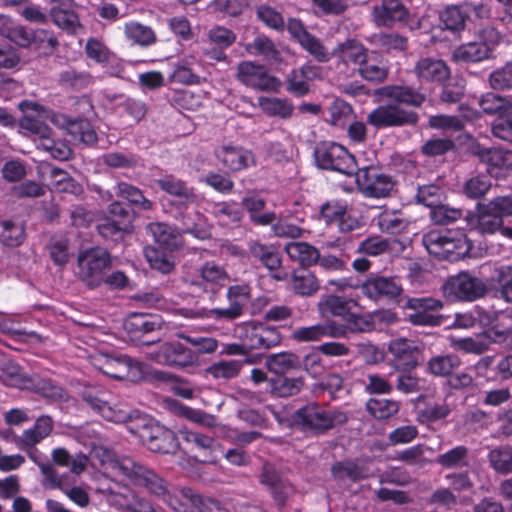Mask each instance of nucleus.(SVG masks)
<instances>
[{
    "mask_svg": "<svg viewBox=\"0 0 512 512\" xmlns=\"http://www.w3.org/2000/svg\"><path fill=\"white\" fill-rule=\"evenodd\" d=\"M101 462L107 469L124 477L131 484L144 487L151 494L161 498L176 512H213L212 508H201L200 497L193 493L190 488L169 489L166 482L153 470L137 462L131 457H118L109 449H101ZM216 512H227L221 510L215 503L211 502Z\"/></svg>",
    "mask_w": 512,
    "mask_h": 512,
    "instance_id": "obj_1",
    "label": "nucleus"
},
{
    "mask_svg": "<svg viewBox=\"0 0 512 512\" xmlns=\"http://www.w3.org/2000/svg\"><path fill=\"white\" fill-rule=\"evenodd\" d=\"M422 242L428 253L440 260L456 261L470 249L462 230H432L424 234Z\"/></svg>",
    "mask_w": 512,
    "mask_h": 512,
    "instance_id": "obj_2",
    "label": "nucleus"
},
{
    "mask_svg": "<svg viewBox=\"0 0 512 512\" xmlns=\"http://www.w3.org/2000/svg\"><path fill=\"white\" fill-rule=\"evenodd\" d=\"M112 266L110 253L102 247L81 251L77 257V278L89 289L103 284L105 273Z\"/></svg>",
    "mask_w": 512,
    "mask_h": 512,
    "instance_id": "obj_3",
    "label": "nucleus"
},
{
    "mask_svg": "<svg viewBox=\"0 0 512 512\" xmlns=\"http://www.w3.org/2000/svg\"><path fill=\"white\" fill-rule=\"evenodd\" d=\"M229 280L224 266L215 261L204 262L194 273H188L184 282L190 291L197 295H207L214 299Z\"/></svg>",
    "mask_w": 512,
    "mask_h": 512,
    "instance_id": "obj_4",
    "label": "nucleus"
},
{
    "mask_svg": "<svg viewBox=\"0 0 512 512\" xmlns=\"http://www.w3.org/2000/svg\"><path fill=\"white\" fill-rule=\"evenodd\" d=\"M347 415L338 409H328L317 403H309L293 414V422L303 429L321 434L342 425L347 421Z\"/></svg>",
    "mask_w": 512,
    "mask_h": 512,
    "instance_id": "obj_5",
    "label": "nucleus"
},
{
    "mask_svg": "<svg viewBox=\"0 0 512 512\" xmlns=\"http://www.w3.org/2000/svg\"><path fill=\"white\" fill-rule=\"evenodd\" d=\"M314 158L319 168L351 175L355 170V159L348 150L335 142H321L314 149Z\"/></svg>",
    "mask_w": 512,
    "mask_h": 512,
    "instance_id": "obj_6",
    "label": "nucleus"
},
{
    "mask_svg": "<svg viewBox=\"0 0 512 512\" xmlns=\"http://www.w3.org/2000/svg\"><path fill=\"white\" fill-rule=\"evenodd\" d=\"M141 425L130 428L135 432L144 445L152 452L172 453L176 451L178 442L174 432L158 423L147 422L145 419H139Z\"/></svg>",
    "mask_w": 512,
    "mask_h": 512,
    "instance_id": "obj_7",
    "label": "nucleus"
},
{
    "mask_svg": "<svg viewBox=\"0 0 512 512\" xmlns=\"http://www.w3.org/2000/svg\"><path fill=\"white\" fill-rule=\"evenodd\" d=\"M444 296L451 301H474L486 293L485 283L467 272L448 278L442 287Z\"/></svg>",
    "mask_w": 512,
    "mask_h": 512,
    "instance_id": "obj_8",
    "label": "nucleus"
},
{
    "mask_svg": "<svg viewBox=\"0 0 512 512\" xmlns=\"http://www.w3.org/2000/svg\"><path fill=\"white\" fill-rule=\"evenodd\" d=\"M108 215L97 225L99 234L106 239L117 240L133 228V214L124 203L113 201L108 206Z\"/></svg>",
    "mask_w": 512,
    "mask_h": 512,
    "instance_id": "obj_9",
    "label": "nucleus"
},
{
    "mask_svg": "<svg viewBox=\"0 0 512 512\" xmlns=\"http://www.w3.org/2000/svg\"><path fill=\"white\" fill-rule=\"evenodd\" d=\"M147 357L161 365L186 368L198 365V353L180 342L161 344L157 349L146 352Z\"/></svg>",
    "mask_w": 512,
    "mask_h": 512,
    "instance_id": "obj_10",
    "label": "nucleus"
},
{
    "mask_svg": "<svg viewBox=\"0 0 512 512\" xmlns=\"http://www.w3.org/2000/svg\"><path fill=\"white\" fill-rule=\"evenodd\" d=\"M237 337L249 350L270 349L281 342L279 331L263 323L246 322L236 329Z\"/></svg>",
    "mask_w": 512,
    "mask_h": 512,
    "instance_id": "obj_11",
    "label": "nucleus"
},
{
    "mask_svg": "<svg viewBox=\"0 0 512 512\" xmlns=\"http://www.w3.org/2000/svg\"><path fill=\"white\" fill-rule=\"evenodd\" d=\"M418 114L396 104L380 105L367 115V122L377 129L414 126Z\"/></svg>",
    "mask_w": 512,
    "mask_h": 512,
    "instance_id": "obj_12",
    "label": "nucleus"
},
{
    "mask_svg": "<svg viewBox=\"0 0 512 512\" xmlns=\"http://www.w3.org/2000/svg\"><path fill=\"white\" fill-rule=\"evenodd\" d=\"M95 366L105 375L131 382L143 378V370L140 362L127 356L110 357L102 355L95 359Z\"/></svg>",
    "mask_w": 512,
    "mask_h": 512,
    "instance_id": "obj_13",
    "label": "nucleus"
},
{
    "mask_svg": "<svg viewBox=\"0 0 512 512\" xmlns=\"http://www.w3.org/2000/svg\"><path fill=\"white\" fill-rule=\"evenodd\" d=\"M405 307L412 311L408 320L413 325L439 326L444 316L437 314L443 308V302L432 297H412L406 301Z\"/></svg>",
    "mask_w": 512,
    "mask_h": 512,
    "instance_id": "obj_14",
    "label": "nucleus"
},
{
    "mask_svg": "<svg viewBox=\"0 0 512 512\" xmlns=\"http://www.w3.org/2000/svg\"><path fill=\"white\" fill-rule=\"evenodd\" d=\"M236 79L246 87L258 91L276 92L281 87L278 78L270 75L264 66L252 61H242L237 65Z\"/></svg>",
    "mask_w": 512,
    "mask_h": 512,
    "instance_id": "obj_15",
    "label": "nucleus"
},
{
    "mask_svg": "<svg viewBox=\"0 0 512 512\" xmlns=\"http://www.w3.org/2000/svg\"><path fill=\"white\" fill-rule=\"evenodd\" d=\"M356 183L359 191L364 196L370 198L387 197L395 186L391 176L368 168L358 170L356 173Z\"/></svg>",
    "mask_w": 512,
    "mask_h": 512,
    "instance_id": "obj_16",
    "label": "nucleus"
},
{
    "mask_svg": "<svg viewBox=\"0 0 512 512\" xmlns=\"http://www.w3.org/2000/svg\"><path fill=\"white\" fill-rule=\"evenodd\" d=\"M39 469L44 476L43 485L50 489H59L70 501L77 506L84 508L90 503L88 492L80 486L68 485L64 477L59 475L53 464H39Z\"/></svg>",
    "mask_w": 512,
    "mask_h": 512,
    "instance_id": "obj_17",
    "label": "nucleus"
},
{
    "mask_svg": "<svg viewBox=\"0 0 512 512\" xmlns=\"http://www.w3.org/2000/svg\"><path fill=\"white\" fill-rule=\"evenodd\" d=\"M361 291L371 300L390 301L399 297L402 294L403 288L398 277L374 275L362 283Z\"/></svg>",
    "mask_w": 512,
    "mask_h": 512,
    "instance_id": "obj_18",
    "label": "nucleus"
},
{
    "mask_svg": "<svg viewBox=\"0 0 512 512\" xmlns=\"http://www.w3.org/2000/svg\"><path fill=\"white\" fill-rule=\"evenodd\" d=\"M214 156L232 172L246 170L256 164V158L251 150L242 146L226 143L214 149Z\"/></svg>",
    "mask_w": 512,
    "mask_h": 512,
    "instance_id": "obj_19",
    "label": "nucleus"
},
{
    "mask_svg": "<svg viewBox=\"0 0 512 512\" xmlns=\"http://www.w3.org/2000/svg\"><path fill=\"white\" fill-rule=\"evenodd\" d=\"M346 336V328L334 320H327L310 326L298 327L292 332V339L297 342H318L324 338H341Z\"/></svg>",
    "mask_w": 512,
    "mask_h": 512,
    "instance_id": "obj_20",
    "label": "nucleus"
},
{
    "mask_svg": "<svg viewBox=\"0 0 512 512\" xmlns=\"http://www.w3.org/2000/svg\"><path fill=\"white\" fill-rule=\"evenodd\" d=\"M259 482L269 490L278 507H283L293 492L292 485L270 463L263 465L259 475Z\"/></svg>",
    "mask_w": 512,
    "mask_h": 512,
    "instance_id": "obj_21",
    "label": "nucleus"
},
{
    "mask_svg": "<svg viewBox=\"0 0 512 512\" xmlns=\"http://www.w3.org/2000/svg\"><path fill=\"white\" fill-rule=\"evenodd\" d=\"M375 96L380 100H390L394 104H404L412 107H420L426 100V96L414 87L405 84H389L375 90Z\"/></svg>",
    "mask_w": 512,
    "mask_h": 512,
    "instance_id": "obj_22",
    "label": "nucleus"
},
{
    "mask_svg": "<svg viewBox=\"0 0 512 512\" xmlns=\"http://www.w3.org/2000/svg\"><path fill=\"white\" fill-rule=\"evenodd\" d=\"M54 428V421L49 415L38 417L34 425L25 429L22 434L16 438L17 447L24 451L33 449L37 444L47 438Z\"/></svg>",
    "mask_w": 512,
    "mask_h": 512,
    "instance_id": "obj_23",
    "label": "nucleus"
},
{
    "mask_svg": "<svg viewBox=\"0 0 512 512\" xmlns=\"http://www.w3.org/2000/svg\"><path fill=\"white\" fill-rule=\"evenodd\" d=\"M83 399L92 409L97 411L107 421L125 423L131 421L133 418L132 412L127 405H111L107 401L89 393H85L83 395Z\"/></svg>",
    "mask_w": 512,
    "mask_h": 512,
    "instance_id": "obj_24",
    "label": "nucleus"
},
{
    "mask_svg": "<svg viewBox=\"0 0 512 512\" xmlns=\"http://www.w3.org/2000/svg\"><path fill=\"white\" fill-rule=\"evenodd\" d=\"M414 73L422 82H443L448 79L450 69L441 60L431 57L421 58L414 66Z\"/></svg>",
    "mask_w": 512,
    "mask_h": 512,
    "instance_id": "obj_25",
    "label": "nucleus"
},
{
    "mask_svg": "<svg viewBox=\"0 0 512 512\" xmlns=\"http://www.w3.org/2000/svg\"><path fill=\"white\" fill-rule=\"evenodd\" d=\"M369 50L358 40L348 39L339 43L332 52V56L337 58L344 65H353L357 69L364 63Z\"/></svg>",
    "mask_w": 512,
    "mask_h": 512,
    "instance_id": "obj_26",
    "label": "nucleus"
},
{
    "mask_svg": "<svg viewBox=\"0 0 512 512\" xmlns=\"http://www.w3.org/2000/svg\"><path fill=\"white\" fill-rule=\"evenodd\" d=\"M24 389L37 393L50 401H65L67 399V393L61 386L52 379L39 374L29 375Z\"/></svg>",
    "mask_w": 512,
    "mask_h": 512,
    "instance_id": "obj_27",
    "label": "nucleus"
},
{
    "mask_svg": "<svg viewBox=\"0 0 512 512\" xmlns=\"http://www.w3.org/2000/svg\"><path fill=\"white\" fill-rule=\"evenodd\" d=\"M50 14L53 22L59 28L68 33H76L80 29V22L77 14L72 9V0H53Z\"/></svg>",
    "mask_w": 512,
    "mask_h": 512,
    "instance_id": "obj_28",
    "label": "nucleus"
},
{
    "mask_svg": "<svg viewBox=\"0 0 512 512\" xmlns=\"http://www.w3.org/2000/svg\"><path fill=\"white\" fill-rule=\"evenodd\" d=\"M372 14L377 25L389 26L394 22L405 20L407 9L399 0H383L373 8Z\"/></svg>",
    "mask_w": 512,
    "mask_h": 512,
    "instance_id": "obj_29",
    "label": "nucleus"
},
{
    "mask_svg": "<svg viewBox=\"0 0 512 512\" xmlns=\"http://www.w3.org/2000/svg\"><path fill=\"white\" fill-rule=\"evenodd\" d=\"M290 289L300 296H313L320 289L314 273L307 269H295L289 277Z\"/></svg>",
    "mask_w": 512,
    "mask_h": 512,
    "instance_id": "obj_30",
    "label": "nucleus"
},
{
    "mask_svg": "<svg viewBox=\"0 0 512 512\" xmlns=\"http://www.w3.org/2000/svg\"><path fill=\"white\" fill-rule=\"evenodd\" d=\"M357 70L363 79L375 83L385 81L389 74L387 65L374 51L369 52L366 60Z\"/></svg>",
    "mask_w": 512,
    "mask_h": 512,
    "instance_id": "obj_31",
    "label": "nucleus"
},
{
    "mask_svg": "<svg viewBox=\"0 0 512 512\" xmlns=\"http://www.w3.org/2000/svg\"><path fill=\"white\" fill-rule=\"evenodd\" d=\"M249 253L270 271L278 270L281 267L282 259L280 253L272 244L252 241L249 244Z\"/></svg>",
    "mask_w": 512,
    "mask_h": 512,
    "instance_id": "obj_32",
    "label": "nucleus"
},
{
    "mask_svg": "<svg viewBox=\"0 0 512 512\" xmlns=\"http://www.w3.org/2000/svg\"><path fill=\"white\" fill-rule=\"evenodd\" d=\"M289 258L298 262L303 267H310L317 264L319 250L307 242H290L284 247Z\"/></svg>",
    "mask_w": 512,
    "mask_h": 512,
    "instance_id": "obj_33",
    "label": "nucleus"
},
{
    "mask_svg": "<svg viewBox=\"0 0 512 512\" xmlns=\"http://www.w3.org/2000/svg\"><path fill=\"white\" fill-rule=\"evenodd\" d=\"M157 184L161 190L180 198L187 204L195 203L198 200V196L193 188L188 187L182 180L172 175L158 179Z\"/></svg>",
    "mask_w": 512,
    "mask_h": 512,
    "instance_id": "obj_34",
    "label": "nucleus"
},
{
    "mask_svg": "<svg viewBox=\"0 0 512 512\" xmlns=\"http://www.w3.org/2000/svg\"><path fill=\"white\" fill-rule=\"evenodd\" d=\"M29 375L21 372L20 366L0 355V381L9 387L24 389Z\"/></svg>",
    "mask_w": 512,
    "mask_h": 512,
    "instance_id": "obj_35",
    "label": "nucleus"
},
{
    "mask_svg": "<svg viewBox=\"0 0 512 512\" xmlns=\"http://www.w3.org/2000/svg\"><path fill=\"white\" fill-rule=\"evenodd\" d=\"M461 359L455 354L437 355L427 362V371L436 377L449 378L461 366Z\"/></svg>",
    "mask_w": 512,
    "mask_h": 512,
    "instance_id": "obj_36",
    "label": "nucleus"
},
{
    "mask_svg": "<svg viewBox=\"0 0 512 512\" xmlns=\"http://www.w3.org/2000/svg\"><path fill=\"white\" fill-rule=\"evenodd\" d=\"M26 238L25 227L13 220L0 221V243L6 247H19Z\"/></svg>",
    "mask_w": 512,
    "mask_h": 512,
    "instance_id": "obj_37",
    "label": "nucleus"
},
{
    "mask_svg": "<svg viewBox=\"0 0 512 512\" xmlns=\"http://www.w3.org/2000/svg\"><path fill=\"white\" fill-rule=\"evenodd\" d=\"M492 50L490 46L483 42H471L456 48L453 52V58L456 61L479 62L490 57Z\"/></svg>",
    "mask_w": 512,
    "mask_h": 512,
    "instance_id": "obj_38",
    "label": "nucleus"
},
{
    "mask_svg": "<svg viewBox=\"0 0 512 512\" xmlns=\"http://www.w3.org/2000/svg\"><path fill=\"white\" fill-rule=\"evenodd\" d=\"M477 210L475 229L480 233L492 234L502 227L503 219L495 209H490L489 202L487 204H478Z\"/></svg>",
    "mask_w": 512,
    "mask_h": 512,
    "instance_id": "obj_39",
    "label": "nucleus"
},
{
    "mask_svg": "<svg viewBox=\"0 0 512 512\" xmlns=\"http://www.w3.org/2000/svg\"><path fill=\"white\" fill-rule=\"evenodd\" d=\"M115 193L116 196L126 199L131 205H134L140 210L150 211L154 207L153 202L146 198L139 188L127 182H117L115 186Z\"/></svg>",
    "mask_w": 512,
    "mask_h": 512,
    "instance_id": "obj_40",
    "label": "nucleus"
},
{
    "mask_svg": "<svg viewBox=\"0 0 512 512\" xmlns=\"http://www.w3.org/2000/svg\"><path fill=\"white\" fill-rule=\"evenodd\" d=\"M124 34L129 41L142 47L151 46L157 40L151 27L135 21L125 23Z\"/></svg>",
    "mask_w": 512,
    "mask_h": 512,
    "instance_id": "obj_41",
    "label": "nucleus"
},
{
    "mask_svg": "<svg viewBox=\"0 0 512 512\" xmlns=\"http://www.w3.org/2000/svg\"><path fill=\"white\" fill-rule=\"evenodd\" d=\"M435 462L444 469H462L469 465V449L464 445L455 446L439 454Z\"/></svg>",
    "mask_w": 512,
    "mask_h": 512,
    "instance_id": "obj_42",
    "label": "nucleus"
},
{
    "mask_svg": "<svg viewBox=\"0 0 512 512\" xmlns=\"http://www.w3.org/2000/svg\"><path fill=\"white\" fill-rule=\"evenodd\" d=\"M258 103L261 110L270 117L288 119L294 111L292 103L284 98L260 97Z\"/></svg>",
    "mask_w": 512,
    "mask_h": 512,
    "instance_id": "obj_43",
    "label": "nucleus"
},
{
    "mask_svg": "<svg viewBox=\"0 0 512 512\" xmlns=\"http://www.w3.org/2000/svg\"><path fill=\"white\" fill-rule=\"evenodd\" d=\"M317 310L321 317H346L349 311V302L337 295H324L317 303Z\"/></svg>",
    "mask_w": 512,
    "mask_h": 512,
    "instance_id": "obj_44",
    "label": "nucleus"
},
{
    "mask_svg": "<svg viewBox=\"0 0 512 512\" xmlns=\"http://www.w3.org/2000/svg\"><path fill=\"white\" fill-rule=\"evenodd\" d=\"M265 364L269 371L281 375L298 368L300 361L292 352H281L268 355Z\"/></svg>",
    "mask_w": 512,
    "mask_h": 512,
    "instance_id": "obj_45",
    "label": "nucleus"
},
{
    "mask_svg": "<svg viewBox=\"0 0 512 512\" xmlns=\"http://www.w3.org/2000/svg\"><path fill=\"white\" fill-rule=\"evenodd\" d=\"M146 232L160 246L174 249L178 244L176 231L165 223H150L146 226Z\"/></svg>",
    "mask_w": 512,
    "mask_h": 512,
    "instance_id": "obj_46",
    "label": "nucleus"
},
{
    "mask_svg": "<svg viewBox=\"0 0 512 512\" xmlns=\"http://www.w3.org/2000/svg\"><path fill=\"white\" fill-rule=\"evenodd\" d=\"M246 51L253 56H261L267 61H280V52L266 36L259 35L246 45Z\"/></svg>",
    "mask_w": 512,
    "mask_h": 512,
    "instance_id": "obj_47",
    "label": "nucleus"
},
{
    "mask_svg": "<svg viewBox=\"0 0 512 512\" xmlns=\"http://www.w3.org/2000/svg\"><path fill=\"white\" fill-rule=\"evenodd\" d=\"M241 368L242 362L239 360H222L209 366L205 375L215 380H229L238 376Z\"/></svg>",
    "mask_w": 512,
    "mask_h": 512,
    "instance_id": "obj_48",
    "label": "nucleus"
},
{
    "mask_svg": "<svg viewBox=\"0 0 512 512\" xmlns=\"http://www.w3.org/2000/svg\"><path fill=\"white\" fill-rule=\"evenodd\" d=\"M332 473L337 479H350L352 481L365 479L371 474L366 466L351 461L335 464L332 467Z\"/></svg>",
    "mask_w": 512,
    "mask_h": 512,
    "instance_id": "obj_49",
    "label": "nucleus"
},
{
    "mask_svg": "<svg viewBox=\"0 0 512 512\" xmlns=\"http://www.w3.org/2000/svg\"><path fill=\"white\" fill-rule=\"evenodd\" d=\"M182 438L190 444H193L196 448L208 452V455L205 459H203V462L207 463H213L215 462L216 457L212 455L216 448V441L213 437L201 434L196 431H182Z\"/></svg>",
    "mask_w": 512,
    "mask_h": 512,
    "instance_id": "obj_50",
    "label": "nucleus"
},
{
    "mask_svg": "<svg viewBox=\"0 0 512 512\" xmlns=\"http://www.w3.org/2000/svg\"><path fill=\"white\" fill-rule=\"evenodd\" d=\"M367 411L376 419H388L398 413L400 403L392 399H370L366 403Z\"/></svg>",
    "mask_w": 512,
    "mask_h": 512,
    "instance_id": "obj_51",
    "label": "nucleus"
},
{
    "mask_svg": "<svg viewBox=\"0 0 512 512\" xmlns=\"http://www.w3.org/2000/svg\"><path fill=\"white\" fill-rule=\"evenodd\" d=\"M304 382L301 377L277 378L271 380L270 392L277 397H290L297 395L303 388Z\"/></svg>",
    "mask_w": 512,
    "mask_h": 512,
    "instance_id": "obj_52",
    "label": "nucleus"
},
{
    "mask_svg": "<svg viewBox=\"0 0 512 512\" xmlns=\"http://www.w3.org/2000/svg\"><path fill=\"white\" fill-rule=\"evenodd\" d=\"M377 226L381 232L391 235L402 233L406 227V221L396 212L384 211L376 218Z\"/></svg>",
    "mask_w": 512,
    "mask_h": 512,
    "instance_id": "obj_53",
    "label": "nucleus"
},
{
    "mask_svg": "<svg viewBox=\"0 0 512 512\" xmlns=\"http://www.w3.org/2000/svg\"><path fill=\"white\" fill-rule=\"evenodd\" d=\"M483 162L487 163L491 168H499L504 170L512 169V151L503 149H485L480 153Z\"/></svg>",
    "mask_w": 512,
    "mask_h": 512,
    "instance_id": "obj_54",
    "label": "nucleus"
},
{
    "mask_svg": "<svg viewBox=\"0 0 512 512\" xmlns=\"http://www.w3.org/2000/svg\"><path fill=\"white\" fill-rule=\"evenodd\" d=\"M488 460L492 468L503 474L512 472V448L501 446L491 450L488 454Z\"/></svg>",
    "mask_w": 512,
    "mask_h": 512,
    "instance_id": "obj_55",
    "label": "nucleus"
},
{
    "mask_svg": "<svg viewBox=\"0 0 512 512\" xmlns=\"http://www.w3.org/2000/svg\"><path fill=\"white\" fill-rule=\"evenodd\" d=\"M67 130L74 140L86 145L94 144L97 141V134L95 130L86 120L70 121L68 123Z\"/></svg>",
    "mask_w": 512,
    "mask_h": 512,
    "instance_id": "obj_56",
    "label": "nucleus"
},
{
    "mask_svg": "<svg viewBox=\"0 0 512 512\" xmlns=\"http://www.w3.org/2000/svg\"><path fill=\"white\" fill-rule=\"evenodd\" d=\"M212 212L222 225L238 223L242 218V212L235 202L216 203Z\"/></svg>",
    "mask_w": 512,
    "mask_h": 512,
    "instance_id": "obj_57",
    "label": "nucleus"
},
{
    "mask_svg": "<svg viewBox=\"0 0 512 512\" xmlns=\"http://www.w3.org/2000/svg\"><path fill=\"white\" fill-rule=\"evenodd\" d=\"M444 26L452 31L462 29L468 20L464 3L457 6L447 7L441 14Z\"/></svg>",
    "mask_w": 512,
    "mask_h": 512,
    "instance_id": "obj_58",
    "label": "nucleus"
},
{
    "mask_svg": "<svg viewBox=\"0 0 512 512\" xmlns=\"http://www.w3.org/2000/svg\"><path fill=\"white\" fill-rule=\"evenodd\" d=\"M144 255L152 269L162 273H169L173 269V262L169 256L162 250L155 247H145Z\"/></svg>",
    "mask_w": 512,
    "mask_h": 512,
    "instance_id": "obj_59",
    "label": "nucleus"
},
{
    "mask_svg": "<svg viewBox=\"0 0 512 512\" xmlns=\"http://www.w3.org/2000/svg\"><path fill=\"white\" fill-rule=\"evenodd\" d=\"M20 127L31 135H34L35 141H38V143L45 140V138L52 134L50 127H48L43 121L29 114H26L20 120Z\"/></svg>",
    "mask_w": 512,
    "mask_h": 512,
    "instance_id": "obj_60",
    "label": "nucleus"
},
{
    "mask_svg": "<svg viewBox=\"0 0 512 512\" xmlns=\"http://www.w3.org/2000/svg\"><path fill=\"white\" fill-rule=\"evenodd\" d=\"M481 109L490 115L500 114L507 111L510 107V101L494 93H487L479 100Z\"/></svg>",
    "mask_w": 512,
    "mask_h": 512,
    "instance_id": "obj_61",
    "label": "nucleus"
},
{
    "mask_svg": "<svg viewBox=\"0 0 512 512\" xmlns=\"http://www.w3.org/2000/svg\"><path fill=\"white\" fill-rule=\"evenodd\" d=\"M491 188V181L487 176L476 175L468 179L463 187L464 194L471 199L484 196Z\"/></svg>",
    "mask_w": 512,
    "mask_h": 512,
    "instance_id": "obj_62",
    "label": "nucleus"
},
{
    "mask_svg": "<svg viewBox=\"0 0 512 512\" xmlns=\"http://www.w3.org/2000/svg\"><path fill=\"white\" fill-rule=\"evenodd\" d=\"M58 81L64 86L82 89L91 83V76L88 73L78 72L75 69L69 68L59 73Z\"/></svg>",
    "mask_w": 512,
    "mask_h": 512,
    "instance_id": "obj_63",
    "label": "nucleus"
},
{
    "mask_svg": "<svg viewBox=\"0 0 512 512\" xmlns=\"http://www.w3.org/2000/svg\"><path fill=\"white\" fill-rule=\"evenodd\" d=\"M496 280L500 284L502 297L512 303V266L502 265L495 270Z\"/></svg>",
    "mask_w": 512,
    "mask_h": 512,
    "instance_id": "obj_64",
    "label": "nucleus"
}]
</instances>
